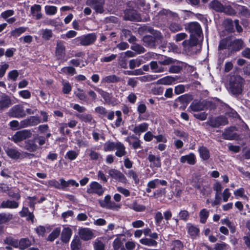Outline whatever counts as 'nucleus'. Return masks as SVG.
<instances>
[{"instance_id":"1","label":"nucleus","mask_w":250,"mask_h":250,"mask_svg":"<svg viewBox=\"0 0 250 250\" xmlns=\"http://www.w3.org/2000/svg\"><path fill=\"white\" fill-rule=\"evenodd\" d=\"M244 80L239 76L230 77L229 84V91L233 95H239L243 90Z\"/></svg>"},{"instance_id":"2","label":"nucleus","mask_w":250,"mask_h":250,"mask_svg":"<svg viewBox=\"0 0 250 250\" xmlns=\"http://www.w3.org/2000/svg\"><path fill=\"white\" fill-rule=\"evenodd\" d=\"M4 149L7 156L14 160H22L27 156L33 155V154L22 152L15 148L7 147Z\"/></svg>"},{"instance_id":"3","label":"nucleus","mask_w":250,"mask_h":250,"mask_svg":"<svg viewBox=\"0 0 250 250\" xmlns=\"http://www.w3.org/2000/svg\"><path fill=\"white\" fill-rule=\"evenodd\" d=\"M113 0H87L86 4L93 8L97 13L102 14L104 12V7L105 2L112 3Z\"/></svg>"},{"instance_id":"4","label":"nucleus","mask_w":250,"mask_h":250,"mask_svg":"<svg viewBox=\"0 0 250 250\" xmlns=\"http://www.w3.org/2000/svg\"><path fill=\"white\" fill-rule=\"evenodd\" d=\"M8 116L13 118H22L26 115L25 111L21 104H16L11 107L7 113Z\"/></svg>"},{"instance_id":"5","label":"nucleus","mask_w":250,"mask_h":250,"mask_svg":"<svg viewBox=\"0 0 250 250\" xmlns=\"http://www.w3.org/2000/svg\"><path fill=\"white\" fill-rule=\"evenodd\" d=\"M99 203L102 208L106 209L117 210L121 207L120 205L111 201V196L109 195H106L104 200H99Z\"/></svg>"},{"instance_id":"6","label":"nucleus","mask_w":250,"mask_h":250,"mask_svg":"<svg viewBox=\"0 0 250 250\" xmlns=\"http://www.w3.org/2000/svg\"><path fill=\"white\" fill-rule=\"evenodd\" d=\"M105 188L97 182H92L88 186L86 192L89 194H96L102 196L104 193Z\"/></svg>"},{"instance_id":"7","label":"nucleus","mask_w":250,"mask_h":250,"mask_svg":"<svg viewBox=\"0 0 250 250\" xmlns=\"http://www.w3.org/2000/svg\"><path fill=\"white\" fill-rule=\"evenodd\" d=\"M96 39V35L94 33H91L78 37L76 39L82 45L87 46L93 43Z\"/></svg>"},{"instance_id":"8","label":"nucleus","mask_w":250,"mask_h":250,"mask_svg":"<svg viewBox=\"0 0 250 250\" xmlns=\"http://www.w3.org/2000/svg\"><path fill=\"white\" fill-rule=\"evenodd\" d=\"M31 136V133L28 130L17 131L12 137L11 140L16 144Z\"/></svg>"},{"instance_id":"9","label":"nucleus","mask_w":250,"mask_h":250,"mask_svg":"<svg viewBox=\"0 0 250 250\" xmlns=\"http://www.w3.org/2000/svg\"><path fill=\"white\" fill-rule=\"evenodd\" d=\"M190 35L197 36L199 38L203 39V35L200 25L197 22H191L188 26Z\"/></svg>"},{"instance_id":"10","label":"nucleus","mask_w":250,"mask_h":250,"mask_svg":"<svg viewBox=\"0 0 250 250\" xmlns=\"http://www.w3.org/2000/svg\"><path fill=\"white\" fill-rule=\"evenodd\" d=\"M12 104L9 96L4 93H0V111L9 108Z\"/></svg>"},{"instance_id":"11","label":"nucleus","mask_w":250,"mask_h":250,"mask_svg":"<svg viewBox=\"0 0 250 250\" xmlns=\"http://www.w3.org/2000/svg\"><path fill=\"white\" fill-rule=\"evenodd\" d=\"M243 42L241 39L230 40L228 45V49L231 52L238 51L243 47Z\"/></svg>"},{"instance_id":"12","label":"nucleus","mask_w":250,"mask_h":250,"mask_svg":"<svg viewBox=\"0 0 250 250\" xmlns=\"http://www.w3.org/2000/svg\"><path fill=\"white\" fill-rule=\"evenodd\" d=\"M148 124L146 123H143L137 125H131L129 126L130 129L135 134L140 136L142 133L146 131L148 129Z\"/></svg>"},{"instance_id":"13","label":"nucleus","mask_w":250,"mask_h":250,"mask_svg":"<svg viewBox=\"0 0 250 250\" xmlns=\"http://www.w3.org/2000/svg\"><path fill=\"white\" fill-rule=\"evenodd\" d=\"M109 175L112 178L122 183H126V179L125 176L119 170L115 169H110L108 171Z\"/></svg>"},{"instance_id":"14","label":"nucleus","mask_w":250,"mask_h":250,"mask_svg":"<svg viewBox=\"0 0 250 250\" xmlns=\"http://www.w3.org/2000/svg\"><path fill=\"white\" fill-rule=\"evenodd\" d=\"M140 17L137 12L134 9H126L125 11L124 19L129 21H139Z\"/></svg>"},{"instance_id":"15","label":"nucleus","mask_w":250,"mask_h":250,"mask_svg":"<svg viewBox=\"0 0 250 250\" xmlns=\"http://www.w3.org/2000/svg\"><path fill=\"white\" fill-rule=\"evenodd\" d=\"M208 123L211 126L216 127L220 125H226L227 121L225 117L219 116L215 118L210 119Z\"/></svg>"},{"instance_id":"16","label":"nucleus","mask_w":250,"mask_h":250,"mask_svg":"<svg viewBox=\"0 0 250 250\" xmlns=\"http://www.w3.org/2000/svg\"><path fill=\"white\" fill-rule=\"evenodd\" d=\"M203 39L199 38L197 36L190 35V39L188 40H185L182 42V45L184 47H192L197 45L200 41Z\"/></svg>"},{"instance_id":"17","label":"nucleus","mask_w":250,"mask_h":250,"mask_svg":"<svg viewBox=\"0 0 250 250\" xmlns=\"http://www.w3.org/2000/svg\"><path fill=\"white\" fill-rule=\"evenodd\" d=\"M65 48L62 41H58L56 48V56L58 59H62L65 57Z\"/></svg>"},{"instance_id":"18","label":"nucleus","mask_w":250,"mask_h":250,"mask_svg":"<svg viewBox=\"0 0 250 250\" xmlns=\"http://www.w3.org/2000/svg\"><path fill=\"white\" fill-rule=\"evenodd\" d=\"M176 80V77L167 76L158 80L156 83L158 84L169 85L174 83Z\"/></svg>"},{"instance_id":"19","label":"nucleus","mask_w":250,"mask_h":250,"mask_svg":"<svg viewBox=\"0 0 250 250\" xmlns=\"http://www.w3.org/2000/svg\"><path fill=\"white\" fill-rule=\"evenodd\" d=\"M19 204L18 202L14 200H6L3 201L1 204V208L14 209L18 208Z\"/></svg>"},{"instance_id":"20","label":"nucleus","mask_w":250,"mask_h":250,"mask_svg":"<svg viewBox=\"0 0 250 250\" xmlns=\"http://www.w3.org/2000/svg\"><path fill=\"white\" fill-rule=\"evenodd\" d=\"M188 234L193 238H195L199 235V229L191 223H188L186 226Z\"/></svg>"},{"instance_id":"21","label":"nucleus","mask_w":250,"mask_h":250,"mask_svg":"<svg viewBox=\"0 0 250 250\" xmlns=\"http://www.w3.org/2000/svg\"><path fill=\"white\" fill-rule=\"evenodd\" d=\"M180 161L182 163L187 162L189 165H194L196 163L195 155L193 153H190L188 155L182 156Z\"/></svg>"},{"instance_id":"22","label":"nucleus","mask_w":250,"mask_h":250,"mask_svg":"<svg viewBox=\"0 0 250 250\" xmlns=\"http://www.w3.org/2000/svg\"><path fill=\"white\" fill-rule=\"evenodd\" d=\"M115 149L116 150L115 155L118 157L124 156L126 154L125 145L120 142H116Z\"/></svg>"},{"instance_id":"23","label":"nucleus","mask_w":250,"mask_h":250,"mask_svg":"<svg viewBox=\"0 0 250 250\" xmlns=\"http://www.w3.org/2000/svg\"><path fill=\"white\" fill-rule=\"evenodd\" d=\"M24 148L29 152H34L36 151L38 148V146L35 143V140H28L25 141Z\"/></svg>"},{"instance_id":"24","label":"nucleus","mask_w":250,"mask_h":250,"mask_svg":"<svg viewBox=\"0 0 250 250\" xmlns=\"http://www.w3.org/2000/svg\"><path fill=\"white\" fill-rule=\"evenodd\" d=\"M79 235L80 237L85 240H89L93 237V233L88 229H82L79 231Z\"/></svg>"},{"instance_id":"25","label":"nucleus","mask_w":250,"mask_h":250,"mask_svg":"<svg viewBox=\"0 0 250 250\" xmlns=\"http://www.w3.org/2000/svg\"><path fill=\"white\" fill-rule=\"evenodd\" d=\"M72 235V230L69 228H65L62 230L61 234L62 241L64 243L69 242Z\"/></svg>"},{"instance_id":"26","label":"nucleus","mask_w":250,"mask_h":250,"mask_svg":"<svg viewBox=\"0 0 250 250\" xmlns=\"http://www.w3.org/2000/svg\"><path fill=\"white\" fill-rule=\"evenodd\" d=\"M14 216L12 213L9 212H2L0 213V225L6 224L13 219Z\"/></svg>"},{"instance_id":"27","label":"nucleus","mask_w":250,"mask_h":250,"mask_svg":"<svg viewBox=\"0 0 250 250\" xmlns=\"http://www.w3.org/2000/svg\"><path fill=\"white\" fill-rule=\"evenodd\" d=\"M148 160L153 167H160L161 166V162L160 157L156 156L152 154H149L147 158Z\"/></svg>"},{"instance_id":"28","label":"nucleus","mask_w":250,"mask_h":250,"mask_svg":"<svg viewBox=\"0 0 250 250\" xmlns=\"http://www.w3.org/2000/svg\"><path fill=\"white\" fill-rule=\"evenodd\" d=\"M76 116L79 118L81 121L85 123H88L91 125L95 124V121L93 119L92 115L89 114H77Z\"/></svg>"},{"instance_id":"29","label":"nucleus","mask_w":250,"mask_h":250,"mask_svg":"<svg viewBox=\"0 0 250 250\" xmlns=\"http://www.w3.org/2000/svg\"><path fill=\"white\" fill-rule=\"evenodd\" d=\"M158 62L152 61L150 62V67L154 73H162L165 71V68L162 66L159 65Z\"/></svg>"},{"instance_id":"30","label":"nucleus","mask_w":250,"mask_h":250,"mask_svg":"<svg viewBox=\"0 0 250 250\" xmlns=\"http://www.w3.org/2000/svg\"><path fill=\"white\" fill-rule=\"evenodd\" d=\"M95 90L103 97L104 101L107 103H110L111 102V95L103 89L94 87Z\"/></svg>"},{"instance_id":"31","label":"nucleus","mask_w":250,"mask_h":250,"mask_svg":"<svg viewBox=\"0 0 250 250\" xmlns=\"http://www.w3.org/2000/svg\"><path fill=\"white\" fill-rule=\"evenodd\" d=\"M198 152L200 157L203 160H207L210 157L209 150L204 146H201L198 148Z\"/></svg>"},{"instance_id":"32","label":"nucleus","mask_w":250,"mask_h":250,"mask_svg":"<svg viewBox=\"0 0 250 250\" xmlns=\"http://www.w3.org/2000/svg\"><path fill=\"white\" fill-rule=\"evenodd\" d=\"M41 7L40 5L35 4L31 8V13L37 20L40 19L42 17L41 13Z\"/></svg>"},{"instance_id":"33","label":"nucleus","mask_w":250,"mask_h":250,"mask_svg":"<svg viewBox=\"0 0 250 250\" xmlns=\"http://www.w3.org/2000/svg\"><path fill=\"white\" fill-rule=\"evenodd\" d=\"M205 107V105L201 102H193L190 105L189 109L193 112H199L203 110Z\"/></svg>"},{"instance_id":"34","label":"nucleus","mask_w":250,"mask_h":250,"mask_svg":"<svg viewBox=\"0 0 250 250\" xmlns=\"http://www.w3.org/2000/svg\"><path fill=\"white\" fill-rule=\"evenodd\" d=\"M31 245V241L28 238H21L19 241L18 248L21 250H24L28 248Z\"/></svg>"},{"instance_id":"35","label":"nucleus","mask_w":250,"mask_h":250,"mask_svg":"<svg viewBox=\"0 0 250 250\" xmlns=\"http://www.w3.org/2000/svg\"><path fill=\"white\" fill-rule=\"evenodd\" d=\"M145 61H144L142 58H138L135 59H132L129 61V67L130 69H133L136 67H139L141 64L144 63Z\"/></svg>"},{"instance_id":"36","label":"nucleus","mask_w":250,"mask_h":250,"mask_svg":"<svg viewBox=\"0 0 250 250\" xmlns=\"http://www.w3.org/2000/svg\"><path fill=\"white\" fill-rule=\"evenodd\" d=\"M234 7L236 11V13L238 12L239 14H240L241 15L247 16L250 14L248 9L244 6L234 4Z\"/></svg>"},{"instance_id":"37","label":"nucleus","mask_w":250,"mask_h":250,"mask_svg":"<svg viewBox=\"0 0 250 250\" xmlns=\"http://www.w3.org/2000/svg\"><path fill=\"white\" fill-rule=\"evenodd\" d=\"M120 81V79L115 75H111L103 78L102 83H116Z\"/></svg>"},{"instance_id":"38","label":"nucleus","mask_w":250,"mask_h":250,"mask_svg":"<svg viewBox=\"0 0 250 250\" xmlns=\"http://www.w3.org/2000/svg\"><path fill=\"white\" fill-rule=\"evenodd\" d=\"M155 38L151 36H146L143 38L145 45L150 47H153L155 46Z\"/></svg>"},{"instance_id":"39","label":"nucleus","mask_w":250,"mask_h":250,"mask_svg":"<svg viewBox=\"0 0 250 250\" xmlns=\"http://www.w3.org/2000/svg\"><path fill=\"white\" fill-rule=\"evenodd\" d=\"M27 29V27H20L12 30L11 32V35L14 37L17 38L25 32Z\"/></svg>"},{"instance_id":"40","label":"nucleus","mask_w":250,"mask_h":250,"mask_svg":"<svg viewBox=\"0 0 250 250\" xmlns=\"http://www.w3.org/2000/svg\"><path fill=\"white\" fill-rule=\"evenodd\" d=\"M86 153L88 155L91 160H97L101 157L100 154L92 149H87Z\"/></svg>"},{"instance_id":"41","label":"nucleus","mask_w":250,"mask_h":250,"mask_svg":"<svg viewBox=\"0 0 250 250\" xmlns=\"http://www.w3.org/2000/svg\"><path fill=\"white\" fill-rule=\"evenodd\" d=\"M140 242L142 244L147 246L156 247L158 244L155 240L149 238H142L140 240Z\"/></svg>"},{"instance_id":"42","label":"nucleus","mask_w":250,"mask_h":250,"mask_svg":"<svg viewBox=\"0 0 250 250\" xmlns=\"http://www.w3.org/2000/svg\"><path fill=\"white\" fill-rule=\"evenodd\" d=\"M210 6L217 12H222L224 6L218 0H214L210 3Z\"/></svg>"},{"instance_id":"43","label":"nucleus","mask_w":250,"mask_h":250,"mask_svg":"<svg viewBox=\"0 0 250 250\" xmlns=\"http://www.w3.org/2000/svg\"><path fill=\"white\" fill-rule=\"evenodd\" d=\"M61 229L60 228H56L49 235L47 240L52 242L56 238H57L60 234Z\"/></svg>"},{"instance_id":"44","label":"nucleus","mask_w":250,"mask_h":250,"mask_svg":"<svg viewBox=\"0 0 250 250\" xmlns=\"http://www.w3.org/2000/svg\"><path fill=\"white\" fill-rule=\"evenodd\" d=\"M233 5H234V4ZM222 12L230 16L235 15L236 14V11L234 7H232L229 5L224 6Z\"/></svg>"},{"instance_id":"45","label":"nucleus","mask_w":250,"mask_h":250,"mask_svg":"<svg viewBox=\"0 0 250 250\" xmlns=\"http://www.w3.org/2000/svg\"><path fill=\"white\" fill-rule=\"evenodd\" d=\"M169 29L172 32L175 33L182 30L183 26L179 23L172 22L169 25Z\"/></svg>"},{"instance_id":"46","label":"nucleus","mask_w":250,"mask_h":250,"mask_svg":"<svg viewBox=\"0 0 250 250\" xmlns=\"http://www.w3.org/2000/svg\"><path fill=\"white\" fill-rule=\"evenodd\" d=\"M199 216L200 222L205 223L209 216V211L207 209H202L200 212Z\"/></svg>"},{"instance_id":"47","label":"nucleus","mask_w":250,"mask_h":250,"mask_svg":"<svg viewBox=\"0 0 250 250\" xmlns=\"http://www.w3.org/2000/svg\"><path fill=\"white\" fill-rule=\"evenodd\" d=\"M116 145V142H110L108 141L104 143V150L105 151H113L115 148V146Z\"/></svg>"},{"instance_id":"48","label":"nucleus","mask_w":250,"mask_h":250,"mask_svg":"<svg viewBox=\"0 0 250 250\" xmlns=\"http://www.w3.org/2000/svg\"><path fill=\"white\" fill-rule=\"evenodd\" d=\"M129 208L138 212L144 211L146 208L145 206L138 204L137 202H133L130 205Z\"/></svg>"},{"instance_id":"49","label":"nucleus","mask_w":250,"mask_h":250,"mask_svg":"<svg viewBox=\"0 0 250 250\" xmlns=\"http://www.w3.org/2000/svg\"><path fill=\"white\" fill-rule=\"evenodd\" d=\"M177 61L171 58L165 56L163 60L158 61V63L161 65H167L174 63Z\"/></svg>"},{"instance_id":"50","label":"nucleus","mask_w":250,"mask_h":250,"mask_svg":"<svg viewBox=\"0 0 250 250\" xmlns=\"http://www.w3.org/2000/svg\"><path fill=\"white\" fill-rule=\"evenodd\" d=\"M114 250H126L120 239H115L113 243Z\"/></svg>"},{"instance_id":"51","label":"nucleus","mask_w":250,"mask_h":250,"mask_svg":"<svg viewBox=\"0 0 250 250\" xmlns=\"http://www.w3.org/2000/svg\"><path fill=\"white\" fill-rule=\"evenodd\" d=\"M44 10L47 15H54L57 13V8L55 6L46 5Z\"/></svg>"},{"instance_id":"52","label":"nucleus","mask_w":250,"mask_h":250,"mask_svg":"<svg viewBox=\"0 0 250 250\" xmlns=\"http://www.w3.org/2000/svg\"><path fill=\"white\" fill-rule=\"evenodd\" d=\"M230 41V40L228 38L221 40L219 44V49L223 50L226 48L228 49V45L229 44Z\"/></svg>"},{"instance_id":"53","label":"nucleus","mask_w":250,"mask_h":250,"mask_svg":"<svg viewBox=\"0 0 250 250\" xmlns=\"http://www.w3.org/2000/svg\"><path fill=\"white\" fill-rule=\"evenodd\" d=\"M81 244L79 238H74L71 244V248L72 250H79L81 248Z\"/></svg>"},{"instance_id":"54","label":"nucleus","mask_w":250,"mask_h":250,"mask_svg":"<svg viewBox=\"0 0 250 250\" xmlns=\"http://www.w3.org/2000/svg\"><path fill=\"white\" fill-rule=\"evenodd\" d=\"M159 14L165 15L169 17H173L175 19L176 21L179 19L178 15L176 13L172 12L171 11L167 9H163L160 11Z\"/></svg>"},{"instance_id":"55","label":"nucleus","mask_w":250,"mask_h":250,"mask_svg":"<svg viewBox=\"0 0 250 250\" xmlns=\"http://www.w3.org/2000/svg\"><path fill=\"white\" fill-rule=\"evenodd\" d=\"M178 217L180 220L186 222L189 218V214L186 210H181L179 213Z\"/></svg>"},{"instance_id":"56","label":"nucleus","mask_w":250,"mask_h":250,"mask_svg":"<svg viewBox=\"0 0 250 250\" xmlns=\"http://www.w3.org/2000/svg\"><path fill=\"white\" fill-rule=\"evenodd\" d=\"M191 184L193 187L198 189H201L202 187V182L197 177H193Z\"/></svg>"},{"instance_id":"57","label":"nucleus","mask_w":250,"mask_h":250,"mask_svg":"<svg viewBox=\"0 0 250 250\" xmlns=\"http://www.w3.org/2000/svg\"><path fill=\"white\" fill-rule=\"evenodd\" d=\"M62 92L64 94H68L71 91L72 87L71 84L68 82L63 81L62 82Z\"/></svg>"},{"instance_id":"58","label":"nucleus","mask_w":250,"mask_h":250,"mask_svg":"<svg viewBox=\"0 0 250 250\" xmlns=\"http://www.w3.org/2000/svg\"><path fill=\"white\" fill-rule=\"evenodd\" d=\"M191 100L190 95H183L178 98V100L182 104H188Z\"/></svg>"},{"instance_id":"59","label":"nucleus","mask_w":250,"mask_h":250,"mask_svg":"<svg viewBox=\"0 0 250 250\" xmlns=\"http://www.w3.org/2000/svg\"><path fill=\"white\" fill-rule=\"evenodd\" d=\"M79 153L74 150L68 151L65 155V157H67L70 160H75L78 156Z\"/></svg>"},{"instance_id":"60","label":"nucleus","mask_w":250,"mask_h":250,"mask_svg":"<svg viewBox=\"0 0 250 250\" xmlns=\"http://www.w3.org/2000/svg\"><path fill=\"white\" fill-rule=\"evenodd\" d=\"M125 174L128 177L132 178L135 183H138L139 182V179L138 178L137 174L134 170H129L126 172Z\"/></svg>"},{"instance_id":"61","label":"nucleus","mask_w":250,"mask_h":250,"mask_svg":"<svg viewBox=\"0 0 250 250\" xmlns=\"http://www.w3.org/2000/svg\"><path fill=\"white\" fill-rule=\"evenodd\" d=\"M52 32L49 29H45L42 31V37L46 40H49L52 37Z\"/></svg>"},{"instance_id":"62","label":"nucleus","mask_w":250,"mask_h":250,"mask_svg":"<svg viewBox=\"0 0 250 250\" xmlns=\"http://www.w3.org/2000/svg\"><path fill=\"white\" fill-rule=\"evenodd\" d=\"M131 49L138 54H141L145 52V48L138 44H134L131 46Z\"/></svg>"},{"instance_id":"63","label":"nucleus","mask_w":250,"mask_h":250,"mask_svg":"<svg viewBox=\"0 0 250 250\" xmlns=\"http://www.w3.org/2000/svg\"><path fill=\"white\" fill-rule=\"evenodd\" d=\"M94 248L95 250H104V244L101 241L96 240L94 244Z\"/></svg>"},{"instance_id":"64","label":"nucleus","mask_w":250,"mask_h":250,"mask_svg":"<svg viewBox=\"0 0 250 250\" xmlns=\"http://www.w3.org/2000/svg\"><path fill=\"white\" fill-rule=\"evenodd\" d=\"M28 119L30 126L36 125L41 123L40 118L37 116H31Z\"/></svg>"}]
</instances>
